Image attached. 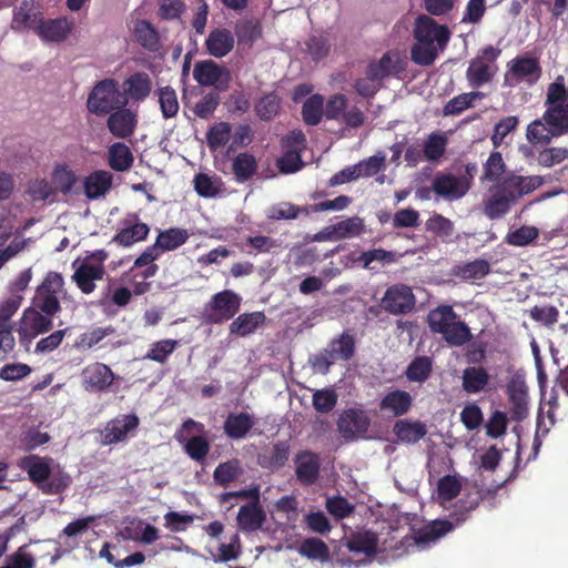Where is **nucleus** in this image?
Here are the masks:
<instances>
[{
	"mask_svg": "<svg viewBox=\"0 0 568 568\" xmlns=\"http://www.w3.org/2000/svg\"><path fill=\"white\" fill-rule=\"evenodd\" d=\"M231 171L237 182H246L256 173V160L247 152L237 154L231 162Z\"/></svg>",
	"mask_w": 568,
	"mask_h": 568,
	"instance_id": "49530a36",
	"label": "nucleus"
},
{
	"mask_svg": "<svg viewBox=\"0 0 568 568\" xmlns=\"http://www.w3.org/2000/svg\"><path fill=\"white\" fill-rule=\"evenodd\" d=\"M426 323H428V327L465 324L464 322L459 321L457 313H455L453 307L448 304H444L430 310L428 315H426Z\"/></svg>",
	"mask_w": 568,
	"mask_h": 568,
	"instance_id": "864d4df0",
	"label": "nucleus"
},
{
	"mask_svg": "<svg viewBox=\"0 0 568 568\" xmlns=\"http://www.w3.org/2000/svg\"><path fill=\"white\" fill-rule=\"evenodd\" d=\"M415 304L414 293L405 284L390 285L381 298V308L390 315H405L414 310Z\"/></svg>",
	"mask_w": 568,
	"mask_h": 568,
	"instance_id": "9d476101",
	"label": "nucleus"
},
{
	"mask_svg": "<svg viewBox=\"0 0 568 568\" xmlns=\"http://www.w3.org/2000/svg\"><path fill=\"white\" fill-rule=\"evenodd\" d=\"M234 45V37L231 30L224 28H216L207 33L205 38V50L207 54L215 59H222L231 53Z\"/></svg>",
	"mask_w": 568,
	"mask_h": 568,
	"instance_id": "5701e85b",
	"label": "nucleus"
},
{
	"mask_svg": "<svg viewBox=\"0 0 568 568\" xmlns=\"http://www.w3.org/2000/svg\"><path fill=\"white\" fill-rule=\"evenodd\" d=\"M194 80L203 87L225 89L229 84V70L213 61H202L194 65Z\"/></svg>",
	"mask_w": 568,
	"mask_h": 568,
	"instance_id": "a211bd4d",
	"label": "nucleus"
},
{
	"mask_svg": "<svg viewBox=\"0 0 568 568\" xmlns=\"http://www.w3.org/2000/svg\"><path fill=\"white\" fill-rule=\"evenodd\" d=\"M433 334H438L450 347H460L473 338L467 324H453L446 326H430Z\"/></svg>",
	"mask_w": 568,
	"mask_h": 568,
	"instance_id": "2f4dec72",
	"label": "nucleus"
},
{
	"mask_svg": "<svg viewBox=\"0 0 568 568\" xmlns=\"http://www.w3.org/2000/svg\"><path fill=\"white\" fill-rule=\"evenodd\" d=\"M426 433L425 424L419 420L398 419L393 425V434L398 442L405 444H416L424 438Z\"/></svg>",
	"mask_w": 568,
	"mask_h": 568,
	"instance_id": "473e14b6",
	"label": "nucleus"
},
{
	"mask_svg": "<svg viewBox=\"0 0 568 568\" xmlns=\"http://www.w3.org/2000/svg\"><path fill=\"white\" fill-rule=\"evenodd\" d=\"M426 231L440 240L447 241L453 235V222L442 214H434L426 220Z\"/></svg>",
	"mask_w": 568,
	"mask_h": 568,
	"instance_id": "338daca9",
	"label": "nucleus"
},
{
	"mask_svg": "<svg viewBox=\"0 0 568 568\" xmlns=\"http://www.w3.org/2000/svg\"><path fill=\"white\" fill-rule=\"evenodd\" d=\"M277 112H280V97L276 92L266 93L255 102V114L263 122L272 121Z\"/></svg>",
	"mask_w": 568,
	"mask_h": 568,
	"instance_id": "5fc2aeb1",
	"label": "nucleus"
},
{
	"mask_svg": "<svg viewBox=\"0 0 568 568\" xmlns=\"http://www.w3.org/2000/svg\"><path fill=\"white\" fill-rule=\"evenodd\" d=\"M178 348V341L166 338L156 341L151 344V348L149 352L144 354V359H149L152 362H156L160 364H165L170 355Z\"/></svg>",
	"mask_w": 568,
	"mask_h": 568,
	"instance_id": "052dcab7",
	"label": "nucleus"
},
{
	"mask_svg": "<svg viewBox=\"0 0 568 568\" xmlns=\"http://www.w3.org/2000/svg\"><path fill=\"white\" fill-rule=\"evenodd\" d=\"M134 156L126 144L116 142L109 146L108 151V165L111 170L116 172H125L132 168Z\"/></svg>",
	"mask_w": 568,
	"mask_h": 568,
	"instance_id": "4c0bfd02",
	"label": "nucleus"
},
{
	"mask_svg": "<svg viewBox=\"0 0 568 568\" xmlns=\"http://www.w3.org/2000/svg\"><path fill=\"white\" fill-rule=\"evenodd\" d=\"M241 308V296L233 291L224 290L212 295L204 306V323L222 325L231 321Z\"/></svg>",
	"mask_w": 568,
	"mask_h": 568,
	"instance_id": "6e6552de",
	"label": "nucleus"
},
{
	"mask_svg": "<svg viewBox=\"0 0 568 568\" xmlns=\"http://www.w3.org/2000/svg\"><path fill=\"white\" fill-rule=\"evenodd\" d=\"M499 54L500 50L493 45H487L479 51V54L469 62L468 71H466L469 87L478 89L490 82L493 79V68L490 64L496 61Z\"/></svg>",
	"mask_w": 568,
	"mask_h": 568,
	"instance_id": "1a4fd4ad",
	"label": "nucleus"
},
{
	"mask_svg": "<svg viewBox=\"0 0 568 568\" xmlns=\"http://www.w3.org/2000/svg\"><path fill=\"white\" fill-rule=\"evenodd\" d=\"M568 159V149L560 146L547 148L537 155V163L544 168H554Z\"/></svg>",
	"mask_w": 568,
	"mask_h": 568,
	"instance_id": "774afa93",
	"label": "nucleus"
},
{
	"mask_svg": "<svg viewBox=\"0 0 568 568\" xmlns=\"http://www.w3.org/2000/svg\"><path fill=\"white\" fill-rule=\"evenodd\" d=\"M470 187L468 176H455L450 173H438L433 179V192L447 201H458Z\"/></svg>",
	"mask_w": 568,
	"mask_h": 568,
	"instance_id": "9b49d317",
	"label": "nucleus"
},
{
	"mask_svg": "<svg viewBox=\"0 0 568 568\" xmlns=\"http://www.w3.org/2000/svg\"><path fill=\"white\" fill-rule=\"evenodd\" d=\"M93 521L94 516H87L70 521V524L65 525L64 529L58 534V540L70 550L75 549L79 542L74 538L82 536Z\"/></svg>",
	"mask_w": 568,
	"mask_h": 568,
	"instance_id": "f704fd0d",
	"label": "nucleus"
},
{
	"mask_svg": "<svg viewBox=\"0 0 568 568\" xmlns=\"http://www.w3.org/2000/svg\"><path fill=\"white\" fill-rule=\"evenodd\" d=\"M355 263L362 265L363 268L373 270L374 266H372V264L374 263L381 265H392L396 263V254L384 248H372L362 252V254L355 258Z\"/></svg>",
	"mask_w": 568,
	"mask_h": 568,
	"instance_id": "de8ad7c7",
	"label": "nucleus"
},
{
	"mask_svg": "<svg viewBox=\"0 0 568 568\" xmlns=\"http://www.w3.org/2000/svg\"><path fill=\"white\" fill-rule=\"evenodd\" d=\"M287 458H290V443L287 440L275 442L258 452L257 465L267 471H276L285 466Z\"/></svg>",
	"mask_w": 568,
	"mask_h": 568,
	"instance_id": "aec40b11",
	"label": "nucleus"
},
{
	"mask_svg": "<svg viewBox=\"0 0 568 568\" xmlns=\"http://www.w3.org/2000/svg\"><path fill=\"white\" fill-rule=\"evenodd\" d=\"M298 554L306 559L318 560L320 562L329 560V548H327L323 540L316 537H308L302 540L301 546H298Z\"/></svg>",
	"mask_w": 568,
	"mask_h": 568,
	"instance_id": "a18cd8bd",
	"label": "nucleus"
},
{
	"mask_svg": "<svg viewBox=\"0 0 568 568\" xmlns=\"http://www.w3.org/2000/svg\"><path fill=\"white\" fill-rule=\"evenodd\" d=\"M152 92V80L141 71L126 77L123 81V94L133 102H143Z\"/></svg>",
	"mask_w": 568,
	"mask_h": 568,
	"instance_id": "393cba45",
	"label": "nucleus"
},
{
	"mask_svg": "<svg viewBox=\"0 0 568 568\" xmlns=\"http://www.w3.org/2000/svg\"><path fill=\"white\" fill-rule=\"evenodd\" d=\"M568 133V130L557 132L556 126H549L546 122L536 120L527 125V141L532 145H546L554 138Z\"/></svg>",
	"mask_w": 568,
	"mask_h": 568,
	"instance_id": "e433bc0d",
	"label": "nucleus"
},
{
	"mask_svg": "<svg viewBox=\"0 0 568 568\" xmlns=\"http://www.w3.org/2000/svg\"><path fill=\"white\" fill-rule=\"evenodd\" d=\"M510 78L517 82L534 83L539 78V65L535 58L517 57L510 61Z\"/></svg>",
	"mask_w": 568,
	"mask_h": 568,
	"instance_id": "bb28decb",
	"label": "nucleus"
},
{
	"mask_svg": "<svg viewBox=\"0 0 568 568\" xmlns=\"http://www.w3.org/2000/svg\"><path fill=\"white\" fill-rule=\"evenodd\" d=\"M55 315H48L37 310H24L22 314V326L19 328L21 343L28 344L39 335L49 333L53 328L51 318Z\"/></svg>",
	"mask_w": 568,
	"mask_h": 568,
	"instance_id": "dca6fc26",
	"label": "nucleus"
},
{
	"mask_svg": "<svg viewBox=\"0 0 568 568\" xmlns=\"http://www.w3.org/2000/svg\"><path fill=\"white\" fill-rule=\"evenodd\" d=\"M447 145V138L440 132H433L426 141L420 151L424 152V159L428 162H437L442 159L445 153V146Z\"/></svg>",
	"mask_w": 568,
	"mask_h": 568,
	"instance_id": "6e6d98bb",
	"label": "nucleus"
},
{
	"mask_svg": "<svg viewBox=\"0 0 568 568\" xmlns=\"http://www.w3.org/2000/svg\"><path fill=\"white\" fill-rule=\"evenodd\" d=\"M318 354L336 355L338 358H343L344 362L353 358L354 355V338L348 332L342 333L339 337L329 341L328 347Z\"/></svg>",
	"mask_w": 568,
	"mask_h": 568,
	"instance_id": "c03bdc74",
	"label": "nucleus"
},
{
	"mask_svg": "<svg viewBox=\"0 0 568 568\" xmlns=\"http://www.w3.org/2000/svg\"><path fill=\"white\" fill-rule=\"evenodd\" d=\"M140 420L135 414L120 415L105 424L101 432V443L105 446L125 442L130 434L136 432Z\"/></svg>",
	"mask_w": 568,
	"mask_h": 568,
	"instance_id": "ddd939ff",
	"label": "nucleus"
},
{
	"mask_svg": "<svg viewBox=\"0 0 568 568\" xmlns=\"http://www.w3.org/2000/svg\"><path fill=\"white\" fill-rule=\"evenodd\" d=\"M126 99L122 97L113 79H104L93 85L88 95V111L95 116H104L110 112L126 109Z\"/></svg>",
	"mask_w": 568,
	"mask_h": 568,
	"instance_id": "423d86ee",
	"label": "nucleus"
},
{
	"mask_svg": "<svg viewBox=\"0 0 568 568\" xmlns=\"http://www.w3.org/2000/svg\"><path fill=\"white\" fill-rule=\"evenodd\" d=\"M114 381V374L109 366L100 362H94L82 371V387L89 393H102Z\"/></svg>",
	"mask_w": 568,
	"mask_h": 568,
	"instance_id": "f3484780",
	"label": "nucleus"
},
{
	"mask_svg": "<svg viewBox=\"0 0 568 568\" xmlns=\"http://www.w3.org/2000/svg\"><path fill=\"white\" fill-rule=\"evenodd\" d=\"M114 329L111 326L108 327H95L90 332H84L75 338V343H73V347L78 349H89L94 345L101 343L103 338L108 335H111Z\"/></svg>",
	"mask_w": 568,
	"mask_h": 568,
	"instance_id": "69168bd1",
	"label": "nucleus"
},
{
	"mask_svg": "<svg viewBox=\"0 0 568 568\" xmlns=\"http://www.w3.org/2000/svg\"><path fill=\"white\" fill-rule=\"evenodd\" d=\"M44 22L45 20L41 17L40 3L36 0H22L21 7L14 10L13 23L17 27Z\"/></svg>",
	"mask_w": 568,
	"mask_h": 568,
	"instance_id": "58836bf2",
	"label": "nucleus"
},
{
	"mask_svg": "<svg viewBox=\"0 0 568 568\" xmlns=\"http://www.w3.org/2000/svg\"><path fill=\"white\" fill-rule=\"evenodd\" d=\"M189 239L190 233H187V230L180 227H171L161 231V233L156 235V240H154V243L146 247H154V250L161 251H175L180 246L184 245Z\"/></svg>",
	"mask_w": 568,
	"mask_h": 568,
	"instance_id": "72a5a7b5",
	"label": "nucleus"
},
{
	"mask_svg": "<svg viewBox=\"0 0 568 568\" xmlns=\"http://www.w3.org/2000/svg\"><path fill=\"white\" fill-rule=\"evenodd\" d=\"M136 113L130 109H120L108 113V131L116 139H128L136 130Z\"/></svg>",
	"mask_w": 568,
	"mask_h": 568,
	"instance_id": "6ab92c4d",
	"label": "nucleus"
},
{
	"mask_svg": "<svg viewBox=\"0 0 568 568\" xmlns=\"http://www.w3.org/2000/svg\"><path fill=\"white\" fill-rule=\"evenodd\" d=\"M505 169L506 165H504L503 155H500V152L493 151L489 153L487 161H485L484 175H481V181H490L495 183L503 181L501 176Z\"/></svg>",
	"mask_w": 568,
	"mask_h": 568,
	"instance_id": "0e129e2a",
	"label": "nucleus"
},
{
	"mask_svg": "<svg viewBox=\"0 0 568 568\" xmlns=\"http://www.w3.org/2000/svg\"><path fill=\"white\" fill-rule=\"evenodd\" d=\"M19 29H29L39 36L40 40L49 43H61L73 30V23L65 18L49 19L45 22L36 24H24L17 27Z\"/></svg>",
	"mask_w": 568,
	"mask_h": 568,
	"instance_id": "2eb2a0df",
	"label": "nucleus"
},
{
	"mask_svg": "<svg viewBox=\"0 0 568 568\" xmlns=\"http://www.w3.org/2000/svg\"><path fill=\"white\" fill-rule=\"evenodd\" d=\"M51 463L49 456L30 455L19 460V467L29 475V480L39 487L40 491L47 495H59L69 486V476L65 473L51 475Z\"/></svg>",
	"mask_w": 568,
	"mask_h": 568,
	"instance_id": "7ed1b4c3",
	"label": "nucleus"
},
{
	"mask_svg": "<svg viewBox=\"0 0 568 568\" xmlns=\"http://www.w3.org/2000/svg\"><path fill=\"white\" fill-rule=\"evenodd\" d=\"M416 43L437 44L445 48L449 41V29L426 14H420L415 21Z\"/></svg>",
	"mask_w": 568,
	"mask_h": 568,
	"instance_id": "f8f14e48",
	"label": "nucleus"
},
{
	"mask_svg": "<svg viewBox=\"0 0 568 568\" xmlns=\"http://www.w3.org/2000/svg\"><path fill=\"white\" fill-rule=\"evenodd\" d=\"M544 181L539 175L521 176L509 173L503 180L493 184L484 199L485 217L495 221L510 212L520 197L538 190Z\"/></svg>",
	"mask_w": 568,
	"mask_h": 568,
	"instance_id": "f257e3e1",
	"label": "nucleus"
},
{
	"mask_svg": "<svg viewBox=\"0 0 568 568\" xmlns=\"http://www.w3.org/2000/svg\"><path fill=\"white\" fill-rule=\"evenodd\" d=\"M323 116H325L323 97L315 93L302 104V121L308 126H316Z\"/></svg>",
	"mask_w": 568,
	"mask_h": 568,
	"instance_id": "8fccbe9b",
	"label": "nucleus"
},
{
	"mask_svg": "<svg viewBox=\"0 0 568 568\" xmlns=\"http://www.w3.org/2000/svg\"><path fill=\"white\" fill-rule=\"evenodd\" d=\"M324 230L341 234L344 237L355 239L363 234L364 223L363 219L358 216H352L345 219L344 221L331 224L324 227Z\"/></svg>",
	"mask_w": 568,
	"mask_h": 568,
	"instance_id": "13d9d810",
	"label": "nucleus"
},
{
	"mask_svg": "<svg viewBox=\"0 0 568 568\" xmlns=\"http://www.w3.org/2000/svg\"><path fill=\"white\" fill-rule=\"evenodd\" d=\"M414 399L406 390L393 389L381 397L379 412L394 418L405 416L412 408Z\"/></svg>",
	"mask_w": 568,
	"mask_h": 568,
	"instance_id": "412c9836",
	"label": "nucleus"
},
{
	"mask_svg": "<svg viewBox=\"0 0 568 568\" xmlns=\"http://www.w3.org/2000/svg\"><path fill=\"white\" fill-rule=\"evenodd\" d=\"M507 394H509L510 417H513V420L520 422L526 418L528 414L526 385L521 382H510L509 386H507Z\"/></svg>",
	"mask_w": 568,
	"mask_h": 568,
	"instance_id": "c756f323",
	"label": "nucleus"
},
{
	"mask_svg": "<svg viewBox=\"0 0 568 568\" xmlns=\"http://www.w3.org/2000/svg\"><path fill=\"white\" fill-rule=\"evenodd\" d=\"M186 456L196 463H203L209 454V440L205 436V427L202 423L186 419L174 435Z\"/></svg>",
	"mask_w": 568,
	"mask_h": 568,
	"instance_id": "0eeeda50",
	"label": "nucleus"
},
{
	"mask_svg": "<svg viewBox=\"0 0 568 568\" xmlns=\"http://www.w3.org/2000/svg\"><path fill=\"white\" fill-rule=\"evenodd\" d=\"M156 97H159V106H161L162 118H175L178 110H180L175 90L170 85L161 87L156 89Z\"/></svg>",
	"mask_w": 568,
	"mask_h": 568,
	"instance_id": "4d7b16f0",
	"label": "nucleus"
},
{
	"mask_svg": "<svg viewBox=\"0 0 568 568\" xmlns=\"http://www.w3.org/2000/svg\"><path fill=\"white\" fill-rule=\"evenodd\" d=\"M483 98L481 92H468L452 98L446 105H444V115H458L468 108L473 106V103Z\"/></svg>",
	"mask_w": 568,
	"mask_h": 568,
	"instance_id": "e2e57ef3",
	"label": "nucleus"
},
{
	"mask_svg": "<svg viewBox=\"0 0 568 568\" xmlns=\"http://www.w3.org/2000/svg\"><path fill=\"white\" fill-rule=\"evenodd\" d=\"M265 320L266 317L264 316V313L258 311L253 313H242L231 322L230 334L245 337L263 325Z\"/></svg>",
	"mask_w": 568,
	"mask_h": 568,
	"instance_id": "c9c22d12",
	"label": "nucleus"
},
{
	"mask_svg": "<svg viewBox=\"0 0 568 568\" xmlns=\"http://www.w3.org/2000/svg\"><path fill=\"white\" fill-rule=\"evenodd\" d=\"M294 465H296V479L302 485L311 486L320 477V457L316 453L302 450L294 457Z\"/></svg>",
	"mask_w": 568,
	"mask_h": 568,
	"instance_id": "4be33fe9",
	"label": "nucleus"
},
{
	"mask_svg": "<svg viewBox=\"0 0 568 568\" xmlns=\"http://www.w3.org/2000/svg\"><path fill=\"white\" fill-rule=\"evenodd\" d=\"M402 72V64H399L396 53L387 52L381 57L378 61H373L367 65V78L371 81H381L390 74H398Z\"/></svg>",
	"mask_w": 568,
	"mask_h": 568,
	"instance_id": "cd10ccee",
	"label": "nucleus"
},
{
	"mask_svg": "<svg viewBox=\"0 0 568 568\" xmlns=\"http://www.w3.org/2000/svg\"><path fill=\"white\" fill-rule=\"evenodd\" d=\"M102 276H104V266L82 263L73 271L72 281L82 294L90 295L94 291V282L102 280Z\"/></svg>",
	"mask_w": 568,
	"mask_h": 568,
	"instance_id": "b1692460",
	"label": "nucleus"
},
{
	"mask_svg": "<svg viewBox=\"0 0 568 568\" xmlns=\"http://www.w3.org/2000/svg\"><path fill=\"white\" fill-rule=\"evenodd\" d=\"M488 384V374L481 366H471L462 373V388L468 394H477Z\"/></svg>",
	"mask_w": 568,
	"mask_h": 568,
	"instance_id": "a19ab883",
	"label": "nucleus"
},
{
	"mask_svg": "<svg viewBox=\"0 0 568 568\" xmlns=\"http://www.w3.org/2000/svg\"><path fill=\"white\" fill-rule=\"evenodd\" d=\"M371 419L359 408H347L337 419V432L345 440L352 442L368 432Z\"/></svg>",
	"mask_w": 568,
	"mask_h": 568,
	"instance_id": "4468645a",
	"label": "nucleus"
},
{
	"mask_svg": "<svg viewBox=\"0 0 568 568\" xmlns=\"http://www.w3.org/2000/svg\"><path fill=\"white\" fill-rule=\"evenodd\" d=\"M347 550L353 554H364L367 557H372L376 554V546H378V539L376 535L369 530L364 532H356L347 540Z\"/></svg>",
	"mask_w": 568,
	"mask_h": 568,
	"instance_id": "79ce46f5",
	"label": "nucleus"
},
{
	"mask_svg": "<svg viewBox=\"0 0 568 568\" xmlns=\"http://www.w3.org/2000/svg\"><path fill=\"white\" fill-rule=\"evenodd\" d=\"M442 49L436 43H415L410 48V61L417 65L429 67L437 58V50Z\"/></svg>",
	"mask_w": 568,
	"mask_h": 568,
	"instance_id": "680f3d73",
	"label": "nucleus"
},
{
	"mask_svg": "<svg viewBox=\"0 0 568 568\" xmlns=\"http://www.w3.org/2000/svg\"><path fill=\"white\" fill-rule=\"evenodd\" d=\"M540 121L558 129V133L568 130V91L562 77L556 78L546 89V111Z\"/></svg>",
	"mask_w": 568,
	"mask_h": 568,
	"instance_id": "39448f33",
	"label": "nucleus"
},
{
	"mask_svg": "<svg viewBox=\"0 0 568 568\" xmlns=\"http://www.w3.org/2000/svg\"><path fill=\"white\" fill-rule=\"evenodd\" d=\"M231 139V124L226 122H219L210 126L207 133H205V142H207V148L210 150L215 151L229 142Z\"/></svg>",
	"mask_w": 568,
	"mask_h": 568,
	"instance_id": "bf43d9fd",
	"label": "nucleus"
},
{
	"mask_svg": "<svg viewBox=\"0 0 568 568\" xmlns=\"http://www.w3.org/2000/svg\"><path fill=\"white\" fill-rule=\"evenodd\" d=\"M483 500V497L475 495L462 498L454 506L448 519H435L430 524L415 531L412 537H405L403 545L406 547H417L425 549L430 544L436 542L452 530L456 529L469 519L470 513L475 511Z\"/></svg>",
	"mask_w": 568,
	"mask_h": 568,
	"instance_id": "f03ea898",
	"label": "nucleus"
},
{
	"mask_svg": "<svg viewBox=\"0 0 568 568\" xmlns=\"http://www.w3.org/2000/svg\"><path fill=\"white\" fill-rule=\"evenodd\" d=\"M432 374V358L427 356H418L408 363L405 371L406 379L410 383L423 384Z\"/></svg>",
	"mask_w": 568,
	"mask_h": 568,
	"instance_id": "603ef678",
	"label": "nucleus"
},
{
	"mask_svg": "<svg viewBox=\"0 0 568 568\" xmlns=\"http://www.w3.org/2000/svg\"><path fill=\"white\" fill-rule=\"evenodd\" d=\"M64 285L63 276L60 273L55 271L47 273L42 283L34 291L32 307H29V310L41 311L48 315H57L61 311L59 300L65 298Z\"/></svg>",
	"mask_w": 568,
	"mask_h": 568,
	"instance_id": "20e7f679",
	"label": "nucleus"
},
{
	"mask_svg": "<svg viewBox=\"0 0 568 568\" xmlns=\"http://www.w3.org/2000/svg\"><path fill=\"white\" fill-rule=\"evenodd\" d=\"M488 272H490V265L481 258L458 265L456 266V271H454L456 276L464 281H480L488 275Z\"/></svg>",
	"mask_w": 568,
	"mask_h": 568,
	"instance_id": "09e8293b",
	"label": "nucleus"
},
{
	"mask_svg": "<svg viewBox=\"0 0 568 568\" xmlns=\"http://www.w3.org/2000/svg\"><path fill=\"white\" fill-rule=\"evenodd\" d=\"M149 232L150 227L144 222H136L134 225L119 230L118 234L111 239V242L122 247H130L136 242L144 241Z\"/></svg>",
	"mask_w": 568,
	"mask_h": 568,
	"instance_id": "ea45409f",
	"label": "nucleus"
},
{
	"mask_svg": "<svg viewBox=\"0 0 568 568\" xmlns=\"http://www.w3.org/2000/svg\"><path fill=\"white\" fill-rule=\"evenodd\" d=\"M254 427V417L246 412L230 413L223 422V433L233 440H240Z\"/></svg>",
	"mask_w": 568,
	"mask_h": 568,
	"instance_id": "a878e982",
	"label": "nucleus"
},
{
	"mask_svg": "<svg viewBox=\"0 0 568 568\" xmlns=\"http://www.w3.org/2000/svg\"><path fill=\"white\" fill-rule=\"evenodd\" d=\"M266 520V514L262 509V506L255 504H245L240 507L237 511V526L241 531L254 532L264 525Z\"/></svg>",
	"mask_w": 568,
	"mask_h": 568,
	"instance_id": "7c9ffc66",
	"label": "nucleus"
},
{
	"mask_svg": "<svg viewBox=\"0 0 568 568\" xmlns=\"http://www.w3.org/2000/svg\"><path fill=\"white\" fill-rule=\"evenodd\" d=\"M112 175L106 170H97L83 179V194L90 200H97L109 192Z\"/></svg>",
	"mask_w": 568,
	"mask_h": 568,
	"instance_id": "c85d7f7f",
	"label": "nucleus"
},
{
	"mask_svg": "<svg viewBox=\"0 0 568 568\" xmlns=\"http://www.w3.org/2000/svg\"><path fill=\"white\" fill-rule=\"evenodd\" d=\"M241 474V462H239V459H232L217 465V467L213 469V481L222 487H227L232 481L236 480Z\"/></svg>",
	"mask_w": 568,
	"mask_h": 568,
	"instance_id": "3c124183",
	"label": "nucleus"
},
{
	"mask_svg": "<svg viewBox=\"0 0 568 568\" xmlns=\"http://www.w3.org/2000/svg\"><path fill=\"white\" fill-rule=\"evenodd\" d=\"M133 33H135L136 43L144 50L155 52L160 48L158 31L148 20H136Z\"/></svg>",
	"mask_w": 568,
	"mask_h": 568,
	"instance_id": "37998d69",
	"label": "nucleus"
}]
</instances>
